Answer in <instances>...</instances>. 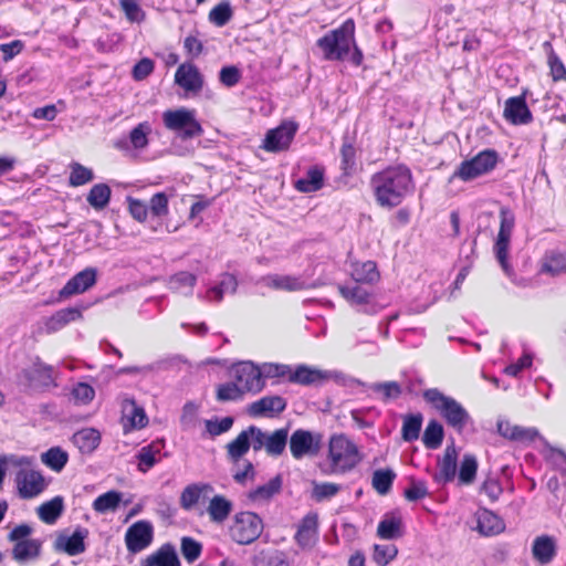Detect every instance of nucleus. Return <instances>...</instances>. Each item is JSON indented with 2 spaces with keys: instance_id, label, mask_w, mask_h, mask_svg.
<instances>
[{
  "instance_id": "obj_1",
  "label": "nucleus",
  "mask_w": 566,
  "mask_h": 566,
  "mask_svg": "<svg viewBox=\"0 0 566 566\" xmlns=\"http://www.w3.org/2000/svg\"><path fill=\"white\" fill-rule=\"evenodd\" d=\"M370 188L379 207H398L413 190L412 172L403 164L388 166L371 175Z\"/></svg>"
},
{
  "instance_id": "obj_2",
  "label": "nucleus",
  "mask_w": 566,
  "mask_h": 566,
  "mask_svg": "<svg viewBox=\"0 0 566 566\" xmlns=\"http://www.w3.org/2000/svg\"><path fill=\"white\" fill-rule=\"evenodd\" d=\"M355 22L347 19L338 28L331 30L316 41L326 61H343L354 43Z\"/></svg>"
},
{
  "instance_id": "obj_3",
  "label": "nucleus",
  "mask_w": 566,
  "mask_h": 566,
  "mask_svg": "<svg viewBox=\"0 0 566 566\" xmlns=\"http://www.w3.org/2000/svg\"><path fill=\"white\" fill-rule=\"evenodd\" d=\"M363 460L357 444L344 433L334 434L328 443L331 472L344 474L355 469Z\"/></svg>"
},
{
  "instance_id": "obj_4",
  "label": "nucleus",
  "mask_w": 566,
  "mask_h": 566,
  "mask_svg": "<svg viewBox=\"0 0 566 566\" xmlns=\"http://www.w3.org/2000/svg\"><path fill=\"white\" fill-rule=\"evenodd\" d=\"M423 399L434 408L447 424L461 432L470 421L467 409L454 398L446 396L437 388L423 391Z\"/></svg>"
},
{
  "instance_id": "obj_5",
  "label": "nucleus",
  "mask_w": 566,
  "mask_h": 566,
  "mask_svg": "<svg viewBox=\"0 0 566 566\" xmlns=\"http://www.w3.org/2000/svg\"><path fill=\"white\" fill-rule=\"evenodd\" d=\"M500 161L499 153L493 148L479 151L459 164L451 178L469 182L492 172Z\"/></svg>"
},
{
  "instance_id": "obj_6",
  "label": "nucleus",
  "mask_w": 566,
  "mask_h": 566,
  "mask_svg": "<svg viewBox=\"0 0 566 566\" xmlns=\"http://www.w3.org/2000/svg\"><path fill=\"white\" fill-rule=\"evenodd\" d=\"M264 528L261 516L251 511L237 512L228 527L231 541L239 545H250L255 542Z\"/></svg>"
},
{
  "instance_id": "obj_7",
  "label": "nucleus",
  "mask_w": 566,
  "mask_h": 566,
  "mask_svg": "<svg viewBox=\"0 0 566 566\" xmlns=\"http://www.w3.org/2000/svg\"><path fill=\"white\" fill-rule=\"evenodd\" d=\"M164 126L186 140L199 137L203 134L201 124L197 120L193 109L180 107L167 109L163 113Z\"/></svg>"
},
{
  "instance_id": "obj_8",
  "label": "nucleus",
  "mask_w": 566,
  "mask_h": 566,
  "mask_svg": "<svg viewBox=\"0 0 566 566\" xmlns=\"http://www.w3.org/2000/svg\"><path fill=\"white\" fill-rule=\"evenodd\" d=\"M32 534V527L28 524L17 525L9 534L8 541L14 543L11 555L19 565H25L40 556L41 542L35 538H29Z\"/></svg>"
},
{
  "instance_id": "obj_9",
  "label": "nucleus",
  "mask_w": 566,
  "mask_h": 566,
  "mask_svg": "<svg viewBox=\"0 0 566 566\" xmlns=\"http://www.w3.org/2000/svg\"><path fill=\"white\" fill-rule=\"evenodd\" d=\"M499 217L500 227L493 250L503 271L506 274H511L512 268L509 263V249L515 227V214L509 207L502 206L500 208Z\"/></svg>"
},
{
  "instance_id": "obj_10",
  "label": "nucleus",
  "mask_w": 566,
  "mask_h": 566,
  "mask_svg": "<svg viewBox=\"0 0 566 566\" xmlns=\"http://www.w3.org/2000/svg\"><path fill=\"white\" fill-rule=\"evenodd\" d=\"M233 380L245 395L258 394L265 387L260 366L252 361H241L232 368Z\"/></svg>"
},
{
  "instance_id": "obj_11",
  "label": "nucleus",
  "mask_w": 566,
  "mask_h": 566,
  "mask_svg": "<svg viewBox=\"0 0 566 566\" xmlns=\"http://www.w3.org/2000/svg\"><path fill=\"white\" fill-rule=\"evenodd\" d=\"M298 124L294 120H283L277 127L269 129L262 142L261 148L268 153H281L290 148Z\"/></svg>"
},
{
  "instance_id": "obj_12",
  "label": "nucleus",
  "mask_w": 566,
  "mask_h": 566,
  "mask_svg": "<svg viewBox=\"0 0 566 566\" xmlns=\"http://www.w3.org/2000/svg\"><path fill=\"white\" fill-rule=\"evenodd\" d=\"M153 537V525L148 521H137L125 533L126 548L129 553H139L151 544Z\"/></svg>"
},
{
  "instance_id": "obj_13",
  "label": "nucleus",
  "mask_w": 566,
  "mask_h": 566,
  "mask_svg": "<svg viewBox=\"0 0 566 566\" xmlns=\"http://www.w3.org/2000/svg\"><path fill=\"white\" fill-rule=\"evenodd\" d=\"M503 117L512 125H527L533 120V114L526 103V91L518 96L505 101Z\"/></svg>"
},
{
  "instance_id": "obj_14",
  "label": "nucleus",
  "mask_w": 566,
  "mask_h": 566,
  "mask_svg": "<svg viewBox=\"0 0 566 566\" xmlns=\"http://www.w3.org/2000/svg\"><path fill=\"white\" fill-rule=\"evenodd\" d=\"M318 539V516L314 512L306 514L298 523L294 535L295 543L302 548H312Z\"/></svg>"
},
{
  "instance_id": "obj_15",
  "label": "nucleus",
  "mask_w": 566,
  "mask_h": 566,
  "mask_svg": "<svg viewBox=\"0 0 566 566\" xmlns=\"http://www.w3.org/2000/svg\"><path fill=\"white\" fill-rule=\"evenodd\" d=\"M175 83L188 93L198 94L203 87V76L192 63H182L175 73Z\"/></svg>"
},
{
  "instance_id": "obj_16",
  "label": "nucleus",
  "mask_w": 566,
  "mask_h": 566,
  "mask_svg": "<svg viewBox=\"0 0 566 566\" xmlns=\"http://www.w3.org/2000/svg\"><path fill=\"white\" fill-rule=\"evenodd\" d=\"M17 485L22 499H32L44 490L45 482L40 472L21 470L17 474Z\"/></svg>"
},
{
  "instance_id": "obj_17",
  "label": "nucleus",
  "mask_w": 566,
  "mask_h": 566,
  "mask_svg": "<svg viewBox=\"0 0 566 566\" xmlns=\"http://www.w3.org/2000/svg\"><path fill=\"white\" fill-rule=\"evenodd\" d=\"M214 489L210 483L197 482L188 484L180 493V506L186 510H192L202 500L210 499Z\"/></svg>"
},
{
  "instance_id": "obj_18",
  "label": "nucleus",
  "mask_w": 566,
  "mask_h": 566,
  "mask_svg": "<svg viewBox=\"0 0 566 566\" xmlns=\"http://www.w3.org/2000/svg\"><path fill=\"white\" fill-rule=\"evenodd\" d=\"M122 411V424L125 433L147 426L148 419L145 410L137 406L134 399H124Z\"/></svg>"
},
{
  "instance_id": "obj_19",
  "label": "nucleus",
  "mask_w": 566,
  "mask_h": 566,
  "mask_svg": "<svg viewBox=\"0 0 566 566\" xmlns=\"http://www.w3.org/2000/svg\"><path fill=\"white\" fill-rule=\"evenodd\" d=\"M96 282V270L87 268L72 276L60 291L62 298L80 294L92 287Z\"/></svg>"
},
{
  "instance_id": "obj_20",
  "label": "nucleus",
  "mask_w": 566,
  "mask_h": 566,
  "mask_svg": "<svg viewBox=\"0 0 566 566\" xmlns=\"http://www.w3.org/2000/svg\"><path fill=\"white\" fill-rule=\"evenodd\" d=\"M532 557L539 565L551 564L557 555V543L554 536L543 534L532 543Z\"/></svg>"
},
{
  "instance_id": "obj_21",
  "label": "nucleus",
  "mask_w": 566,
  "mask_h": 566,
  "mask_svg": "<svg viewBox=\"0 0 566 566\" xmlns=\"http://www.w3.org/2000/svg\"><path fill=\"white\" fill-rule=\"evenodd\" d=\"M286 408V400L281 396H265L252 402L249 413L252 417H276Z\"/></svg>"
},
{
  "instance_id": "obj_22",
  "label": "nucleus",
  "mask_w": 566,
  "mask_h": 566,
  "mask_svg": "<svg viewBox=\"0 0 566 566\" xmlns=\"http://www.w3.org/2000/svg\"><path fill=\"white\" fill-rule=\"evenodd\" d=\"M458 451L453 446H448L442 458L438 461V472L433 474L434 482L447 484L454 480L457 474Z\"/></svg>"
},
{
  "instance_id": "obj_23",
  "label": "nucleus",
  "mask_w": 566,
  "mask_h": 566,
  "mask_svg": "<svg viewBox=\"0 0 566 566\" xmlns=\"http://www.w3.org/2000/svg\"><path fill=\"white\" fill-rule=\"evenodd\" d=\"M318 450V442L314 441L313 434L303 429L295 430L290 438V451L294 459H302L306 454H315Z\"/></svg>"
},
{
  "instance_id": "obj_24",
  "label": "nucleus",
  "mask_w": 566,
  "mask_h": 566,
  "mask_svg": "<svg viewBox=\"0 0 566 566\" xmlns=\"http://www.w3.org/2000/svg\"><path fill=\"white\" fill-rule=\"evenodd\" d=\"M262 283L274 291L298 292L306 289V283L301 276L268 274L262 277Z\"/></svg>"
},
{
  "instance_id": "obj_25",
  "label": "nucleus",
  "mask_w": 566,
  "mask_h": 566,
  "mask_svg": "<svg viewBox=\"0 0 566 566\" xmlns=\"http://www.w3.org/2000/svg\"><path fill=\"white\" fill-rule=\"evenodd\" d=\"M496 427L499 434L512 441L533 442L538 436L535 428H524L513 424L509 420L497 421Z\"/></svg>"
},
{
  "instance_id": "obj_26",
  "label": "nucleus",
  "mask_w": 566,
  "mask_h": 566,
  "mask_svg": "<svg viewBox=\"0 0 566 566\" xmlns=\"http://www.w3.org/2000/svg\"><path fill=\"white\" fill-rule=\"evenodd\" d=\"M233 509L232 502L222 494H214L209 499L206 512L211 523L223 524Z\"/></svg>"
},
{
  "instance_id": "obj_27",
  "label": "nucleus",
  "mask_w": 566,
  "mask_h": 566,
  "mask_svg": "<svg viewBox=\"0 0 566 566\" xmlns=\"http://www.w3.org/2000/svg\"><path fill=\"white\" fill-rule=\"evenodd\" d=\"M325 168L314 165L308 168L306 176L294 182V188L298 192L310 193L316 192L324 187Z\"/></svg>"
},
{
  "instance_id": "obj_28",
  "label": "nucleus",
  "mask_w": 566,
  "mask_h": 566,
  "mask_svg": "<svg viewBox=\"0 0 566 566\" xmlns=\"http://www.w3.org/2000/svg\"><path fill=\"white\" fill-rule=\"evenodd\" d=\"M541 272L553 276L566 273V251H547L541 261Z\"/></svg>"
},
{
  "instance_id": "obj_29",
  "label": "nucleus",
  "mask_w": 566,
  "mask_h": 566,
  "mask_svg": "<svg viewBox=\"0 0 566 566\" xmlns=\"http://www.w3.org/2000/svg\"><path fill=\"white\" fill-rule=\"evenodd\" d=\"M282 476L272 478L268 483L259 485L248 493V500L253 503L268 502L282 490Z\"/></svg>"
},
{
  "instance_id": "obj_30",
  "label": "nucleus",
  "mask_w": 566,
  "mask_h": 566,
  "mask_svg": "<svg viewBox=\"0 0 566 566\" xmlns=\"http://www.w3.org/2000/svg\"><path fill=\"white\" fill-rule=\"evenodd\" d=\"M402 534V518L397 514H387L378 523L377 536L381 539L399 538Z\"/></svg>"
},
{
  "instance_id": "obj_31",
  "label": "nucleus",
  "mask_w": 566,
  "mask_h": 566,
  "mask_svg": "<svg viewBox=\"0 0 566 566\" xmlns=\"http://www.w3.org/2000/svg\"><path fill=\"white\" fill-rule=\"evenodd\" d=\"M326 378V375L316 368L298 365L295 369H292L290 375V382L302 386H310L318 384Z\"/></svg>"
},
{
  "instance_id": "obj_32",
  "label": "nucleus",
  "mask_w": 566,
  "mask_h": 566,
  "mask_svg": "<svg viewBox=\"0 0 566 566\" xmlns=\"http://www.w3.org/2000/svg\"><path fill=\"white\" fill-rule=\"evenodd\" d=\"M143 566H180V562L174 546L165 544L149 555Z\"/></svg>"
},
{
  "instance_id": "obj_33",
  "label": "nucleus",
  "mask_w": 566,
  "mask_h": 566,
  "mask_svg": "<svg viewBox=\"0 0 566 566\" xmlns=\"http://www.w3.org/2000/svg\"><path fill=\"white\" fill-rule=\"evenodd\" d=\"M476 522V530L484 536L497 535L504 530L503 521L489 510L480 512Z\"/></svg>"
},
{
  "instance_id": "obj_34",
  "label": "nucleus",
  "mask_w": 566,
  "mask_h": 566,
  "mask_svg": "<svg viewBox=\"0 0 566 566\" xmlns=\"http://www.w3.org/2000/svg\"><path fill=\"white\" fill-rule=\"evenodd\" d=\"M350 275L356 283L373 284L380 279L377 264L374 261L354 263Z\"/></svg>"
},
{
  "instance_id": "obj_35",
  "label": "nucleus",
  "mask_w": 566,
  "mask_h": 566,
  "mask_svg": "<svg viewBox=\"0 0 566 566\" xmlns=\"http://www.w3.org/2000/svg\"><path fill=\"white\" fill-rule=\"evenodd\" d=\"M339 155L343 176H352L356 170L357 150L348 136L343 137Z\"/></svg>"
},
{
  "instance_id": "obj_36",
  "label": "nucleus",
  "mask_w": 566,
  "mask_h": 566,
  "mask_svg": "<svg viewBox=\"0 0 566 566\" xmlns=\"http://www.w3.org/2000/svg\"><path fill=\"white\" fill-rule=\"evenodd\" d=\"M161 447L163 444L160 442H151L138 451L136 458L138 460L137 467L140 472H148L160 461Z\"/></svg>"
},
{
  "instance_id": "obj_37",
  "label": "nucleus",
  "mask_w": 566,
  "mask_h": 566,
  "mask_svg": "<svg viewBox=\"0 0 566 566\" xmlns=\"http://www.w3.org/2000/svg\"><path fill=\"white\" fill-rule=\"evenodd\" d=\"M423 422L421 412L407 413L402 416L401 439L406 442L418 440Z\"/></svg>"
},
{
  "instance_id": "obj_38",
  "label": "nucleus",
  "mask_w": 566,
  "mask_h": 566,
  "mask_svg": "<svg viewBox=\"0 0 566 566\" xmlns=\"http://www.w3.org/2000/svg\"><path fill=\"white\" fill-rule=\"evenodd\" d=\"M73 441L81 452L91 453L99 446L101 434L96 429L85 428L73 436Z\"/></svg>"
},
{
  "instance_id": "obj_39",
  "label": "nucleus",
  "mask_w": 566,
  "mask_h": 566,
  "mask_svg": "<svg viewBox=\"0 0 566 566\" xmlns=\"http://www.w3.org/2000/svg\"><path fill=\"white\" fill-rule=\"evenodd\" d=\"M112 190L107 184L99 182L94 185L87 196L86 201L95 210L99 211L106 208L111 201Z\"/></svg>"
},
{
  "instance_id": "obj_40",
  "label": "nucleus",
  "mask_w": 566,
  "mask_h": 566,
  "mask_svg": "<svg viewBox=\"0 0 566 566\" xmlns=\"http://www.w3.org/2000/svg\"><path fill=\"white\" fill-rule=\"evenodd\" d=\"M338 292L350 305H367L371 298V293L358 284L354 286L338 285Z\"/></svg>"
},
{
  "instance_id": "obj_41",
  "label": "nucleus",
  "mask_w": 566,
  "mask_h": 566,
  "mask_svg": "<svg viewBox=\"0 0 566 566\" xmlns=\"http://www.w3.org/2000/svg\"><path fill=\"white\" fill-rule=\"evenodd\" d=\"M543 48L547 54V65L549 67V75L554 82L566 81V67L563 61L556 54L552 43L546 41Z\"/></svg>"
},
{
  "instance_id": "obj_42",
  "label": "nucleus",
  "mask_w": 566,
  "mask_h": 566,
  "mask_svg": "<svg viewBox=\"0 0 566 566\" xmlns=\"http://www.w3.org/2000/svg\"><path fill=\"white\" fill-rule=\"evenodd\" d=\"M63 512V499L55 496L52 500L41 504L38 509L39 517L46 524H53Z\"/></svg>"
},
{
  "instance_id": "obj_43",
  "label": "nucleus",
  "mask_w": 566,
  "mask_h": 566,
  "mask_svg": "<svg viewBox=\"0 0 566 566\" xmlns=\"http://www.w3.org/2000/svg\"><path fill=\"white\" fill-rule=\"evenodd\" d=\"M443 437L442 424L437 420H430L422 434V443L427 449L436 450L442 444Z\"/></svg>"
},
{
  "instance_id": "obj_44",
  "label": "nucleus",
  "mask_w": 566,
  "mask_h": 566,
  "mask_svg": "<svg viewBox=\"0 0 566 566\" xmlns=\"http://www.w3.org/2000/svg\"><path fill=\"white\" fill-rule=\"evenodd\" d=\"M395 479L396 473L391 469H378L373 473L371 485L378 494L386 495L390 492Z\"/></svg>"
},
{
  "instance_id": "obj_45",
  "label": "nucleus",
  "mask_w": 566,
  "mask_h": 566,
  "mask_svg": "<svg viewBox=\"0 0 566 566\" xmlns=\"http://www.w3.org/2000/svg\"><path fill=\"white\" fill-rule=\"evenodd\" d=\"M122 501V493L115 490H111L106 493H103L98 495L93 504L92 507L97 513H106L108 511H115Z\"/></svg>"
},
{
  "instance_id": "obj_46",
  "label": "nucleus",
  "mask_w": 566,
  "mask_h": 566,
  "mask_svg": "<svg viewBox=\"0 0 566 566\" xmlns=\"http://www.w3.org/2000/svg\"><path fill=\"white\" fill-rule=\"evenodd\" d=\"M250 449L249 431H241L234 440L227 444V453L233 462L239 461Z\"/></svg>"
},
{
  "instance_id": "obj_47",
  "label": "nucleus",
  "mask_w": 566,
  "mask_h": 566,
  "mask_svg": "<svg viewBox=\"0 0 566 566\" xmlns=\"http://www.w3.org/2000/svg\"><path fill=\"white\" fill-rule=\"evenodd\" d=\"M69 185L80 187L91 182L94 179V172L91 168L83 166L77 161L70 164Z\"/></svg>"
},
{
  "instance_id": "obj_48",
  "label": "nucleus",
  "mask_w": 566,
  "mask_h": 566,
  "mask_svg": "<svg viewBox=\"0 0 566 566\" xmlns=\"http://www.w3.org/2000/svg\"><path fill=\"white\" fill-rule=\"evenodd\" d=\"M151 133V126L148 122H142L129 133V142L133 148L144 149L148 146V136Z\"/></svg>"
},
{
  "instance_id": "obj_49",
  "label": "nucleus",
  "mask_w": 566,
  "mask_h": 566,
  "mask_svg": "<svg viewBox=\"0 0 566 566\" xmlns=\"http://www.w3.org/2000/svg\"><path fill=\"white\" fill-rule=\"evenodd\" d=\"M118 4L128 22L142 23L146 20V12L137 0H119Z\"/></svg>"
},
{
  "instance_id": "obj_50",
  "label": "nucleus",
  "mask_w": 566,
  "mask_h": 566,
  "mask_svg": "<svg viewBox=\"0 0 566 566\" xmlns=\"http://www.w3.org/2000/svg\"><path fill=\"white\" fill-rule=\"evenodd\" d=\"M30 379L42 387L55 386L53 367L40 361L34 364Z\"/></svg>"
},
{
  "instance_id": "obj_51",
  "label": "nucleus",
  "mask_w": 566,
  "mask_h": 566,
  "mask_svg": "<svg viewBox=\"0 0 566 566\" xmlns=\"http://www.w3.org/2000/svg\"><path fill=\"white\" fill-rule=\"evenodd\" d=\"M287 442V430L279 429L268 434L266 452L270 455H280L283 453Z\"/></svg>"
},
{
  "instance_id": "obj_52",
  "label": "nucleus",
  "mask_w": 566,
  "mask_h": 566,
  "mask_svg": "<svg viewBox=\"0 0 566 566\" xmlns=\"http://www.w3.org/2000/svg\"><path fill=\"white\" fill-rule=\"evenodd\" d=\"M67 453L61 448H51L42 454V461L53 471L60 472L67 462Z\"/></svg>"
},
{
  "instance_id": "obj_53",
  "label": "nucleus",
  "mask_w": 566,
  "mask_h": 566,
  "mask_svg": "<svg viewBox=\"0 0 566 566\" xmlns=\"http://www.w3.org/2000/svg\"><path fill=\"white\" fill-rule=\"evenodd\" d=\"M478 471V462L473 454H465L462 459L460 471H459V482L461 484H471L476 476Z\"/></svg>"
},
{
  "instance_id": "obj_54",
  "label": "nucleus",
  "mask_w": 566,
  "mask_h": 566,
  "mask_svg": "<svg viewBox=\"0 0 566 566\" xmlns=\"http://www.w3.org/2000/svg\"><path fill=\"white\" fill-rule=\"evenodd\" d=\"M148 211L155 218H164L169 213V199L165 192H156L149 199Z\"/></svg>"
},
{
  "instance_id": "obj_55",
  "label": "nucleus",
  "mask_w": 566,
  "mask_h": 566,
  "mask_svg": "<svg viewBox=\"0 0 566 566\" xmlns=\"http://www.w3.org/2000/svg\"><path fill=\"white\" fill-rule=\"evenodd\" d=\"M244 394L238 387V384L233 381L221 384L217 388L216 398L218 401H238L243 398Z\"/></svg>"
},
{
  "instance_id": "obj_56",
  "label": "nucleus",
  "mask_w": 566,
  "mask_h": 566,
  "mask_svg": "<svg viewBox=\"0 0 566 566\" xmlns=\"http://www.w3.org/2000/svg\"><path fill=\"white\" fill-rule=\"evenodd\" d=\"M232 14L230 3L222 1L210 10L209 20L217 27H223L231 20Z\"/></svg>"
},
{
  "instance_id": "obj_57",
  "label": "nucleus",
  "mask_w": 566,
  "mask_h": 566,
  "mask_svg": "<svg viewBox=\"0 0 566 566\" xmlns=\"http://www.w3.org/2000/svg\"><path fill=\"white\" fill-rule=\"evenodd\" d=\"M398 548L394 544L374 545L373 559L378 566H386L396 558Z\"/></svg>"
},
{
  "instance_id": "obj_58",
  "label": "nucleus",
  "mask_w": 566,
  "mask_h": 566,
  "mask_svg": "<svg viewBox=\"0 0 566 566\" xmlns=\"http://www.w3.org/2000/svg\"><path fill=\"white\" fill-rule=\"evenodd\" d=\"M262 370V377L265 380L266 378H284L290 382V375L292 374V368L285 364H276V363H264L260 366Z\"/></svg>"
},
{
  "instance_id": "obj_59",
  "label": "nucleus",
  "mask_w": 566,
  "mask_h": 566,
  "mask_svg": "<svg viewBox=\"0 0 566 566\" xmlns=\"http://www.w3.org/2000/svg\"><path fill=\"white\" fill-rule=\"evenodd\" d=\"M180 549H181V554H182L184 558L188 563H193L200 557V555L202 553V545L200 542L196 541L195 538L185 536L181 538Z\"/></svg>"
},
{
  "instance_id": "obj_60",
  "label": "nucleus",
  "mask_w": 566,
  "mask_h": 566,
  "mask_svg": "<svg viewBox=\"0 0 566 566\" xmlns=\"http://www.w3.org/2000/svg\"><path fill=\"white\" fill-rule=\"evenodd\" d=\"M427 483L422 480L410 479L409 486L405 489L403 496L409 502H416L428 496Z\"/></svg>"
},
{
  "instance_id": "obj_61",
  "label": "nucleus",
  "mask_w": 566,
  "mask_h": 566,
  "mask_svg": "<svg viewBox=\"0 0 566 566\" xmlns=\"http://www.w3.org/2000/svg\"><path fill=\"white\" fill-rule=\"evenodd\" d=\"M374 392L380 394L384 401L395 400L402 390L397 381L378 382L373 386Z\"/></svg>"
},
{
  "instance_id": "obj_62",
  "label": "nucleus",
  "mask_w": 566,
  "mask_h": 566,
  "mask_svg": "<svg viewBox=\"0 0 566 566\" xmlns=\"http://www.w3.org/2000/svg\"><path fill=\"white\" fill-rule=\"evenodd\" d=\"M85 534L81 531H75L71 536H69L64 543V552L69 556H76L85 552V543H84Z\"/></svg>"
},
{
  "instance_id": "obj_63",
  "label": "nucleus",
  "mask_w": 566,
  "mask_h": 566,
  "mask_svg": "<svg viewBox=\"0 0 566 566\" xmlns=\"http://www.w3.org/2000/svg\"><path fill=\"white\" fill-rule=\"evenodd\" d=\"M126 201L128 205V212L132 218L140 223H144L147 220L149 213L147 203L133 197H127Z\"/></svg>"
},
{
  "instance_id": "obj_64",
  "label": "nucleus",
  "mask_w": 566,
  "mask_h": 566,
  "mask_svg": "<svg viewBox=\"0 0 566 566\" xmlns=\"http://www.w3.org/2000/svg\"><path fill=\"white\" fill-rule=\"evenodd\" d=\"M255 566H289L283 554L274 552H261L255 557Z\"/></svg>"
}]
</instances>
